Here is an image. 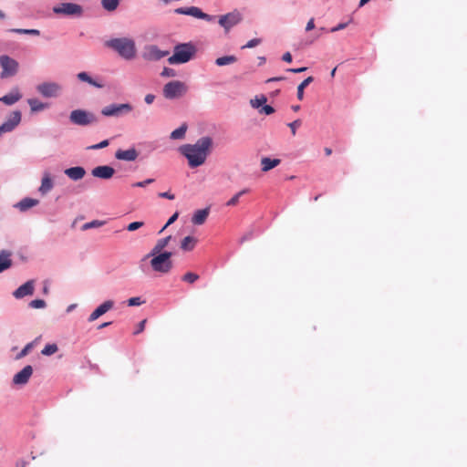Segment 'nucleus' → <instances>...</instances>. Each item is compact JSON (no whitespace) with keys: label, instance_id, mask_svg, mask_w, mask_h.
I'll use <instances>...</instances> for the list:
<instances>
[{"label":"nucleus","instance_id":"obj_1","mask_svg":"<svg viewBox=\"0 0 467 467\" xmlns=\"http://www.w3.org/2000/svg\"><path fill=\"white\" fill-rule=\"evenodd\" d=\"M213 140L210 136H203L194 144H183L178 148L179 152L188 161L192 169L202 166L213 150Z\"/></svg>","mask_w":467,"mask_h":467},{"label":"nucleus","instance_id":"obj_2","mask_svg":"<svg viewBox=\"0 0 467 467\" xmlns=\"http://www.w3.org/2000/svg\"><path fill=\"white\" fill-rule=\"evenodd\" d=\"M172 255L173 253L171 251L159 252L157 254L150 251L142 257V262H146L150 258V265L154 272L167 274L173 267Z\"/></svg>","mask_w":467,"mask_h":467},{"label":"nucleus","instance_id":"obj_3","mask_svg":"<svg viewBox=\"0 0 467 467\" xmlns=\"http://www.w3.org/2000/svg\"><path fill=\"white\" fill-rule=\"evenodd\" d=\"M105 46L116 51L119 57L131 60L136 57L135 41L129 37H115L106 41Z\"/></svg>","mask_w":467,"mask_h":467},{"label":"nucleus","instance_id":"obj_4","mask_svg":"<svg viewBox=\"0 0 467 467\" xmlns=\"http://www.w3.org/2000/svg\"><path fill=\"white\" fill-rule=\"evenodd\" d=\"M197 53V47L192 42L178 43L173 47V54L168 57L170 65L185 64L191 61Z\"/></svg>","mask_w":467,"mask_h":467},{"label":"nucleus","instance_id":"obj_5","mask_svg":"<svg viewBox=\"0 0 467 467\" xmlns=\"http://www.w3.org/2000/svg\"><path fill=\"white\" fill-rule=\"evenodd\" d=\"M69 121L78 126H88L99 122V117L87 109H73L69 114Z\"/></svg>","mask_w":467,"mask_h":467},{"label":"nucleus","instance_id":"obj_6","mask_svg":"<svg viewBox=\"0 0 467 467\" xmlns=\"http://www.w3.org/2000/svg\"><path fill=\"white\" fill-rule=\"evenodd\" d=\"M188 90L187 85L181 80H171L162 88V95L166 99L173 100L182 97Z\"/></svg>","mask_w":467,"mask_h":467},{"label":"nucleus","instance_id":"obj_7","mask_svg":"<svg viewBox=\"0 0 467 467\" xmlns=\"http://www.w3.org/2000/svg\"><path fill=\"white\" fill-rule=\"evenodd\" d=\"M52 10L56 15H62L72 18H79L84 13L82 5L71 2L58 4L53 6Z\"/></svg>","mask_w":467,"mask_h":467},{"label":"nucleus","instance_id":"obj_8","mask_svg":"<svg viewBox=\"0 0 467 467\" xmlns=\"http://www.w3.org/2000/svg\"><path fill=\"white\" fill-rule=\"evenodd\" d=\"M0 67L2 72L0 78L2 79L14 77L19 68L18 62L8 55L0 56Z\"/></svg>","mask_w":467,"mask_h":467},{"label":"nucleus","instance_id":"obj_9","mask_svg":"<svg viewBox=\"0 0 467 467\" xmlns=\"http://www.w3.org/2000/svg\"><path fill=\"white\" fill-rule=\"evenodd\" d=\"M133 109V106L127 103H112L101 109V114L105 117H115L119 118L127 113H130Z\"/></svg>","mask_w":467,"mask_h":467},{"label":"nucleus","instance_id":"obj_10","mask_svg":"<svg viewBox=\"0 0 467 467\" xmlns=\"http://www.w3.org/2000/svg\"><path fill=\"white\" fill-rule=\"evenodd\" d=\"M174 13L178 15L190 16L207 22H213L216 18L215 16L204 13L200 7L194 5L178 7L174 10Z\"/></svg>","mask_w":467,"mask_h":467},{"label":"nucleus","instance_id":"obj_11","mask_svg":"<svg viewBox=\"0 0 467 467\" xmlns=\"http://www.w3.org/2000/svg\"><path fill=\"white\" fill-rule=\"evenodd\" d=\"M36 91L44 98H57L62 90L60 84L53 81L40 83L36 88Z\"/></svg>","mask_w":467,"mask_h":467},{"label":"nucleus","instance_id":"obj_12","mask_svg":"<svg viewBox=\"0 0 467 467\" xmlns=\"http://www.w3.org/2000/svg\"><path fill=\"white\" fill-rule=\"evenodd\" d=\"M241 21L242 15L239 11L234 10L221 16L219 17L218 23L226 32H228L233 26L238 25Z\"/></svg>","mask_w":467,"mask_h":467},{"label":"nucleus","instance_id":"obj_13","mask_svg":"<svg viewBox=\"0 0 467 467\" xmlns=\"http://www.w3.org/2000/svg\"><path fill=\"white\" fill-rule=\"evenodd\" d=\"M21 119L22 113L20 110L13 111L10 117L0 125V131L2 133L13 131L21 122Z\"/></svg>","mask_w":467,"mask_h":467},{"label":"nucleus","instance_id":"obj_14","mask_svg":"<svg viewBox=\"0 0 467 467\" xmlns=\"http://www.w3.org/2000/svg\"><path fill=\"white\" fill-rule=\"evenodd\" d=\"M33 371L34 369L31 365L25 366L20 371L14 375L12 379L13 384L16 386L26 385L29 381Z\"/></svg>","mask_w":467,"mask_h":467},{"label":"nucleus","instance_id":"obj_15","mask_svg":"<svg viewBox=\"0 0 467 467\" xmlns=\"http://www.w3.org/2000/svg\"><path fill=\"white\" fill-rule=\"evenodd\" d=\"M35 291V281L33 279L27 280L23 285H19L13 291L12 295L16 299H22L25 296H32Z\"/></svg>","mask_w":467,"mask_h":467},{"label":"nucleus","instance_id":"obj_16","mask_svg":"<svg viewBox=\"0 0 467 467\" xmlns=\"http://www.w3.org/2000/svg\"><path fill=\"white\" fill-rule=\"evenodd\" d=\"M169 54L170 52L168 50H161L156 45H150L147 47L146 52L143 54V57L146 60L159 61Z\"/></svg>","mask_w":467,"mask_h":467},{"label":"nucleus","instance_id":"obj_17","mask_svg":"<svg viewBox=\"0 0 467 467\" xmlns=\"http://www.w3.org/2000/svg\"><path fill=\"white\" fill-rule=\"evenodd\" d=\"M115 169L110 165H99L91 170V175L102 180H109L115 174Z\"/></svg>","mask_w":467,"mask_h":467},{"label":"nucleus","instance_id":"obj_18","mask_svg":"<svg viewBox=\"0 0 467 467\" xmlns=\"http://www.w3.org/2000/svg\"><path fill=\"white\" fill-rule=\"evenodd\" d=\"M114 306V301L113 300H106L99 306H98L92 313L88 316V322H94L99 317L106 314L108 311L112 309Z\"/></svg>","mask_w":467,"mask_h":467},{"label":"nucleus","instance_id":"obj_19","mask_svg":"<svg viewBox=\"0 0 467 467\" xmlns=\"http://www.w3.org/2000/svg\"><path fill=\"white\" fill-rule=\"evenodd\" d=\"M114 156L119 161H134L138 158L139 152L134 147L128 150L119 149Z\"/></svg>","mask_w":467,"mask_h":467},{"label":"nucleus","instance_id":"obj_20","mask_svg":"<svg viewBox=\"0 0 467 467\" xmlns=\"http://www.w3.org/2000/svg\"><path fill=\"white\" fill-rule=\"evenodd\" d=\"M64 173L72 181L78 182L84 178L86 170L82 166H73L64 170Z\"/></svg>","mask_w":467,"mask_h":467},{"label":"nucleus","instance_id":"obj_21","mask_svg":"<svg viewBox=\"0 0 467 467\" xmlns=\"http://www.w3.org/2000/svg\"><path fill=\"white\" fill-rule=\"evenodd\" d=\"M12 253L9 250L3 249L0 251V274L10 269L13 266L11 258Z\"/></svg>","mask_w":467,"mask_h":467},{"label":"nucleus","instance_id":"obj_22","mask_svg":"<svg viewBox=\"0 0 467 467\" xmlns=\"http://www.w3.org/2000/svg\"><path fill=\"white\" fill-rule=\"evenodd\" d=\"M77 78L81 82H86L89 84L90 86L97 88H104V84L98 80L97 78H94L90 76V74L87 71H81L77 74Z\"/></svg>","mask_w":467,"mask_h":467},{"label":"nucleus","instance_id":"obj_23","mask_svg":"<svg viewBox=\"0 0 467 467\" xmlns=\"http://www.w3.org/2000/svg\"><path fill=\"white\" fill-rule=\"evenodd\" d=\"M77 78L81 82H86L89 84L90 86L97 88H104V84L98 80L97 78H94L90 76V74L87 71H81L77 74Z\"/></svg>","mask_w":467,"mask_h":467},{"label":"nucleus","instance_id":"obj_24","mask_svg":"<svg viewBox=\"0 0 467 467\" xmlns=\"http://www.w3.org/2000/svg\"><path fill=\"white\" fill-rule=\"evenodd\" d=\"M77 78L81 82H86L89 84L90 86L97 88H104V84L98 80L97 78H94L90 76V74L87 71H81L77 74Z\"/></svg>","mask_w":467,"mask_h":467},{"label":"nucleus","instance_id":"obj_25","mask_svg":"<svg viewBox=\"0 0 467 467\" xmlns=\"http://www.w3.org/2000/svg\"><path fill=\"white\" fill-rule=\"evenodd\" d=\"M77 78L81 82H86L89 84L90 86L97 88H104V84L98 80L97 78H94L90 76V74L87 71H81L77 74Z\"/></svg>","mask_w":467,"mask_h":467},{"label":"nucleus","instance_id":"obj_26","mask_svg":"<svg viewBox=\"0 0 467 467\" xmlns=\"http://www.w3.org/2000/svg\"><path fill=\"white\" fill-rule=\"evenodd\" d=\"M54 188V181L48 172H45L42 180L41 185L38 188L39 193L44 196L47 194Z\"/></svg>","mask_w":467,"mask_h":467},{"label":"nucleus","instance_id":"obj_27","mask_svg":"<svg viewBox=\"0 0 467 467\" xmlns=\"http://www.w3.org/2000/svg\"><path fill=\"white\" fill-rule=\"evenodd\" d=\"M210 213V207L196 210L192 217V223L194 225H202L205 223Z\"/></svg>","mask_w":467,"mask_h":467},{"label":"nucleus","instance_id":"obj_28","mask_svg":"<svg viewBox=\"0 0 467 467\" xmlns=\"http://www.w3.org/2000/svg\"><path fill=\"white\" fill-rule=\"evenodd\" d=\"M39 203L37 199H34L31 197H25L18 202H16L14 207L19 209L20 212H26L32 207L36 206Z\"/></svg>","mask_w":467,"mask_h":467},{"label":"nucleus","instance_id":"obj_29","mask_svg":"<svg viewBox=\"0 0 467 467\" xmlns=\"http://www.w3.org/2000/svg\"><path fill=\"white\" fill-rule=\"evenodd\" d=\"M22 98V94L18 89L13 90L3 97L0 98V102L4 103L6 106H12L20 100Z\"/></svg>","mask_w":467,"mask_h":467},{"label":"nucleus","instance_id":"obj_30","mask_svg":"<svg viewBox=\"0 0 467 467\" xmlns=\"http://www.w3.org/2000/svg\"><path fill=\"white\" fill-rule=\"evenodd\" d=\"M281 160L277 158L263 157L261 159V170L265 172L269 171L278 166Z\"/></svg>","mask_w":467,"mask_h":467},{"label":"nucleus","instance_id":"obj_31","mask_svg":"<svg viewBox=\"0 0 467 467\" xmlns=\"http://www.w3.org/2000/svg\"><path fill=\"white\" fill-rule=\"evenodd\" d=\"M197 244V239L192 235H187L181 241V249L184 252L192 251Z\"/></svg>","mask_w":467,"mask_h":467},{"label":"nucleus","instance_id":"obj_32","mask_svg":"<svg viewBox=\"0 0 467 467\" xmlns=\"http://www.w3.org/2000/svg\"><path fill=\"white\" fill-rule=\"evenodd\" d=\"M27 103L30 107L32 112H39L48 108L49 104L47 102H42L37 99H27Z\"/></svg>","mask_w":467,"mask_h":467},{"label":"nucleus","instance_id":"obj_33","mask_svg":"<svg viewBox=\"0 0 467 467\" xmlns=\"http://www.w3.org/2000/svg\"><path fill=\"white\" fill-rule=\"evenodd\" d=\"M171 239H172V236L168 235L164 238H161V239L157 240L155 245L152 247V249L150 251H153V254L166 251L165 247L168 246V244Z\"/></svg>","mask_w":467,"mask_h":467},{"label":"nucleus","instance_id":"obj_34","mask_svg":"<svg viewBox=\"0 0 467 467\" xmlns=\"http://www.w3.org/2000/svg\"><path fill=\"white\" fill-rule=\"evenodd\" d=\"M238 58L234 55H226L219 57L215 59L214 64L218 67H224L235 63Z\"/></svg>","mask_w":467,"mask_h":467},{"label":"nucleus","instance_id":"obj_35","mask_svg":"<svg viewBox=\"0 0 467 467\" xmlns=\"http://www.w3.org/2000/svg\"><path fill=\"white\" fill-rule=\"evenodd\" d=\"M314 81V78L312 76L307 77L305 78L298 86H297V92L296 97L299 100H302L304 99V90L306 88L310 85Z\"/></svg>","mask_w":467,"mask_h":467},{"label":"nucleus","instance_id":"obj_36","mask_svg":"<svg viewBox=\"0 0 467 467\" xmlns=\"http://www.w3.org/2000/svg\"><path fill=\"white\" fill-rule=\"evenodd\" d=\"M187 124L183 123L171 132L170 138L171 140H182L185 137L187 131Z\"/></svg>","mask_w":467,"mask_h":467},{"label":"nucleus","instance_id":"obj_37","mask_svg":"<svg viewBox=\"0 0 467 467\" xmlns=\"http://www.w3.org/2000/svg\"><path fill=\"white\" fill-rule=\"evenodd\" d=\"M119 0H101V5L106 11L113 12L119 7Z\"/></svg>","mask_w":467,"mask_h":467},{"label":"nucleus","instance_id":"obj_38","mask_svg":"<svg viewBox=\"0 0 467 467\" xmlns=\"http://www.w3.org/2000/svg\"><path fill=\"white\" fill-rule=\"evenodd\" d=\"M9 32L19 34V35H30V36H39L40 31L38 29H27V28H12L9 29Z\"/></svg>","mask_w":467,"mask_h":467},{"label":"nucleus","instance_id":"obj_39","mask_svg":"<svg viewBox=\"0 0 467 467\" xmlns=\"http://www.w3.org/2000/svg\"><path fill=\"white\" fill-rule=\"evenodd\" d=\"M250 192V189L248 188H244L243 189L242 191L238 192L237 193H235L227 202H226V205L227 206H234L238 203L240 198L248 193Z\"/></svg>","mask_w":467,"mask_h":467},{"label":"nucleus","instance_id":"obj_40","mask_svg":"<svg viewBox=\"0 0 467 467\" xmlns=\"http://www.w3.org/2000/svg\"><path fill=\"white\" fill-rule=\"evenodd\" d=\"M267 98L265 95L260 97L256 96L254 99L250 100L252 108L257 109L258 110L265 104Z\"/></svg>","mask_w":467,"mask_h":467},{"label":"nucleus","instance_id":"obj_41","mask_svg":"<svg viewBox=\"0 0 467 467\" xmlns=\"http://www.w3.org/2000/svg\"><path fill=\"white\" fill-rule=\"evenodd\" d=\"M34 346H35V341L27 343L21 349V351L15 357V359L16 360H19V359H22L23 358H25L26 356H27L31 352V350L33 349Z\"/></svg>","mask_w":467,"mask_h":467},{"label":"nucleus","instance_id":"obj_42","mask_svg":"<svg viewBox=\"0 0 467 467\" xmlns=\"http://www.w3.org/2000/svg\"><path fill=\"white\" fill-rule=\"evenodd\" d=\"M104 224H105L104 221L93 220V221H90V222H88V223H84L81 226V230L82 231H87V230H89V229L100 227V226H102Z\"/></svg>","mask_w":467,"mask_h":467},{"label":"nucleus","instance_id":"obj_43","mask_svg":"<svg viewBox=\"0 0 467 467\" xmlns=\"http://www.w3.org/2000/svg\"><path fill=\"white\" fill-rule=\"evenodd\" d=\"M58 350L57 345L56 343L47 344L44 348L41 350V354L44 356H51L55 354Z\"/></svg>","mask_w":467,"mask_h":467},{"label":"nucleus","instance_id":"obj_44","mask_svg":"<svg viewBox=\"0 0 467 467\" xmlns=\"http://www.w3.org/2000/svg\"><path fill=\"white\" fill-rule=\"evenodd\" d=\"M200 278V276L193 273V272H187L185 273L182 276V280L183 282H187L189 284H193L194 282H196L198 279Z\"/></svg>","mask_w":467,"mask_h":467},{"label":"nucleus","instance_id":"obj_45","mask_svg":"<svg viewBox=\"0 0 467 467\" xmlns=\"http://www.w3.org/2000/svg\"><path fill=\"white\" fill-rule=\"evenodd\" d=\"M28 306L31 308L41 309L47 306L44 299L36 298L29 302Z\"/></svg>","mask_w":467,"mask_h":467},{"label":"nucleus","instance_id":"obj_46","mask_svg":"<svg viewBox=\"0 0 467 467\" xmlns=\"http://www.w3.org/2000/svg\"><path fill=\"white\" fill-rule=\"evenodd\" d=\"M144 303V301L140 296H133L127 300V304L129 306H140Z\"/></svg>","mask_w":467,"mask_h":467},{"label":"nucleus","instance_id":"obj_47","mask_svg":"<svg viewBox=\"0 0 467 467\" xmlns=\"http://www.w3.org/2000/svg\"><path fill=\"white\" fill-rule=\"evenodd\" d=\"M275 108L266 103L259 109L260 114H264L266 116L272 115L273 113H275Z\"/></svg>","mask_w":467,"mask_h":467},{"label":"nucleus","instance_id":"obj_48","mask_svg":"<svg viewBox=\"0 0 467 467\" xmlns=\"http://www.w3.org/2000/svg\"><path fill=\"white\" fill-rule=\"evenodd\" d=\"M144 225V223L142 221H135V222H131L130 223H129L126 227V229L129 231V232H134L138 229H140V227H142Z\"/></svg>","mask_w":467,"mask_h":467},{"label":"nucleus","instance_id":"obj_49","mask_svg":"<svg viewBox=\"0 0 467 467\" xmlns=\"http://www.w3.org/2000/svg\"><path fill=\"white\" fill-rule=\"evenodd\" d=\"M161 77H164V78H174L177 76V73L175 71V69L171 68V67H163L161 73Z\"/></svg>","mask_w":467,"mask_h":467},{"label":"nucleus","instance_id":"obj_50","mask_svg":"<svg viewBox=\"0 0 467 467\" xmlns=\"http://www.w3.org/2000/svg\"><path fill=\"white\" fill-rule=\"evenodd\" d=\"M109 144V140H101L100 142L97 143V144H93L91 146H88V150H100V149H104L106 147H108Z\"/></svg>","mask_w":467,"mask_h":467},{"label":"nucleus","instance_id":"obj_51","mask_svg":"<svg viewBox=\"0 0 467 467\" xmlns=\"http://www.w3.org/2000/svg\"><path fill=\"white\" fill-rule=\"evenodd\" d=\"M262 39L261 38H253L249 40L244 46L242 47L243 49L244 48H253L257 47L259 44H261Z\"/></svg>","mask_w":467,"mask_h":467},{"label":"nucleus","instance_id":"obj_52","mask_svg":"<svg viewBox=\"0 0 467 467\" xmlns=\"http://www.w3.org/2000/svg\"><path fill=\"white\" fill-rule=\"evenodd\" d=\"M155 180L152 179V178H148L144 181H141V182H134L132 184V187H140V188H144L146 187L147 185L149 184H151Z\"/></svg>","mask_w":467,"mask_h":467},{"label":"nucleus","instance_id":"obj_53","mask_svg":"<svg viewBox=\"0 0 467 467\" xmlns=\"http://www.w3.org/2000/svg\"><path fill=\"white\" fill-rule=\"evenodd\" d=\"M352 21V19H350L349 21L348 22H342V23H339L338 25H337L336 26L332 27L329 29V32H337L339 30H342V29H345L348 24Z\"/></svg>","mask_w":467,"mask_h":467},{"label":"nucleus","instance_id":"obj_54","mask_svg":"<svg viewBox=\"0 0 467 467\" xmlns=\"http://www.w3.org/2000/svg\"><path fill=\"white\" fill-rule=\"evenodd\" d=\"M255 236L253 230L245 233L240 239V244L252 240Z\"/></svg>","mask_w":467,"mask_h":467},{"label":"nucleus","instance_id":"obj_55","mask_svg":"<svg viewBox=\"0 0 467 467\" xmlns=\"http://www.w3.org/2000/svg\"><path fill=\"white\" fill-rule=\"evenodd\" d=\"M301 125V120L298 119H296L290 123L287 124V126L290 128L291 130V132L293 135L296 134V129Z\"/></svg>","mask_w":467,"mask_h":467},{"label":"nucleus","instance_id":"obj_56","mask_svg":"<svg viewBox=\"0 0 467 467\" xmlns=\"http://www.w3.org/2000/svg\"><path fill=\"white\" fill-rule=\"evenodd\" d=\"M146 322L147 320L146 319H143L141 320L138 326H137V328L135 329V331L133 332L134 335H139L140 333H141L144 328H145V325H146Z\"/></svg>","mask_w":467,"mask_h":467},{"label":"nucleus","instance_id":"obj_57","mask_svg":"<svg viewBox=\"0 0 467 467\" xmlns=\"http://www.w3.org/2000/svg\"><path fill=\"white\" fill-rule=\"evenodd\" d=\"M307 70L306 67H290L286 69V72L294 73V74H299L303 73Z\"/></svg>","mask_w":467,"mask_h":467},{"label":"nucleus","instance_id":"obj_58","mask_svg":"<svg viewBox=\"0 0 467 467\" xmlns=\"http://www.w3.org/2000/svg\"><path fill=\"white\" fill-rule=\"evenodd\" d=\"M158 195H159V197L163 198V199H168V200L175 199V195L170 192H160Z\"/></svg>","mask_w":467,"mask_h":467},{"label":"nucleus","instance_id":"obj_59","mask_svg":"<svg viewBox=\"0 0 467 467\" xmlns=\"http://www.w3.org/2000/svg\"><path fill=\"white\" fill-rule=\"evenodd\" d=\"M282 60L286 63H291L293 61V57L290 52H285L282 56Z\"/></svg>","mask_w":467,"mask_h":467},{"label":"nucleus","instance_id":"obj_60","mask_svg":"<svg viewBox=\"0 0 467 467\" xmlns=\"http://www.w3.org/2000/svg\"><path fill=\"white\" fill-rule=\"evenodd\" d=\"M179 217V213L175 212L167 221V224H172Z\"/></svg>","mask_w":467,"mask_h":467},{"label":"nucleus","instance_id":"obj_61","mask_svg":"<svg viewBox=\"0 0 467 467\" xmlns=\"http://www.w3.org/2000/svg\"><path fill=\"white\" fill-rule=\"evenodd\" d=\"M315 28V21H314V18H311L307 24H306V31H311Z\"/></svg>","mask_w":467,"mask_h":467},{"label":"nucleus","instance_id":"obj_62","mask_svg":"<svg viewBox=\"0 0 467 467\" xmlns=\"http://www.w3.org/2000/svg\"><path fill=\"white\" fill-rule=\"evenodd\" d=\"M155 99V96L153 94H147L144 98V101L147 104H151Z\"/></svg>","mask_w":467,"mask_h":467},{"label":"nucleus","instance_id":"obj_63","mask_svg":"<svg viewBox=\"0 0 467 467\" xmlns=\"http://www.w3.org/2000/svg\"><path fill=\"white\" fill-rule=\"evenodd\" d=\"M286 78L285 77H283V76H280V77H273V78H270L266 80L267 83L269 82H277V81H282V80H285Z\"/></svg>","mask_w":467,"mask_h":467},{"label":"nucleus","instance_id":"obj_64","mask_svg":"<svg viewBox=\"0 0 467 467\" xmlns=\"http://www.w3.org/2000/svg\"><path fill=\"white\" fill-rule=\"evenodd\" d=\"M146 262H142V258L140 261L139 268L141 272L146 273L148 271V267L145 265Z\"/></svg>","mask_w":467,"mask_h":467}]
</instances>
